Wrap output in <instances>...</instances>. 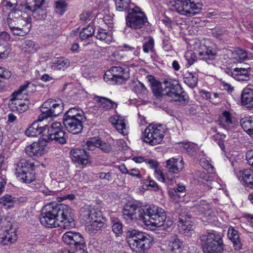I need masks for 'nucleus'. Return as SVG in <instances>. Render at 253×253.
<instances>
[{"label":"nucleus","instance_id":"nucleus-3","mask_svg":"<svg viewBox=\"0 0 253 253\" xmlns=\"http://www.w3.org/2000/svg\"><path fill=\"white\" fill-rule=\"evenodd\" d=\"M202 6L200 0H173L169 3V7L172 10L188 17L198 13Z\"/></svg>","mask_w":253,"mask_h":253},{"label":"nucleus","instance_id":"nucleus-19","mask_svg":"<svg viewBox=\"0 0 253 253\" xmlns=\"http://www.w3.org/2000/svg\"><path fill=\"white\" fill-rule=\"evenodd\" d=\"M38 119L37 121L34 122L26 131V134L28 136H36L38 135L45 134L46 127L47 126L46 125H43L42 121Z\"/></svg>","mask_w":253,"mask_h":253},{"label":"nucleus","instance_id":"nucleus-45","mask_svg":"<svg viewBox=\"0 0 253 253\" xmlns=\"http://www.w3.org/2000/svg\"><path fill=\"white\" fill-rule=\"evenodd\" d=\"M94 32L93 27L90 25H88L87 27L82 28V31L80 32V38L82 40H85L91 37Z\"/></svg>","mask_w":253,"mask_h":253},{"label":"nucleus","instance_id":"nucleus-59","mask_svg":"<svg viewBox=\"0 0 253 253\" xmlns=\"http://www.w3.org/2000/svg\"><path fill=\"white\" fill-rule=\"evenodd\" d=\"M177 225L179 232L181 233L187 232L188 231L193 230V228H192V226H189L188 225L185 224V223L181 222L179 220L178 222Z\"/></svg>","mask_w":253,"mask_h":253},{"label":"nucleus","instance_id":"nucleus-54","mask_svg":"<svg viewBox=\"0 0 253 253\" xmlns=\"http://www.w3.org/2000/svg\"><path fill=\"white\" fill-rule=\"evenodd\" d=\"M196 208L200 214H204L206 211H208L211 209L209 205L205 201H201L199 204L196 205Z\"/></svg>","mask_w":253,"mask_h":253},{"label":"nucleus","instance_id":"nucleus-13","mask_svg":"<svg viewBox=\"0 0 253 253\" xmlns=\"http://www.w3.org/2000/svg\"><path fill=\"white\" fill-rule=\"evenodd\" d=\"M62 241L71 248L77 250L83 249L85 246V243L83 235L78 232L68 231L62 236Z\"/></svg>","mask_w":253,"mask_h":253},{"label":"nucleus","instance_id":"nucleus-1","mask_svg":"<svg viewBox=\"0 0 253 253\" xmlns=\"http://www.w3.org/2000/svg\"><path fill=\"white\" fill-rule=\"evenodd\" d=\"M72 209L67 205L49 204L42 209L40 216L41 224L47 228L60 226L69 229L75 226Z\"/></svg>","mask_w":253,"mask_h":253},{"label":"nucleus","instance_id":"nucleus-24","mask_svg":"<svg viewBox=\"0 0 253 253\" xmlns=\"http://www.w3.org/2000/svg\"><path fill=\"white\" fill-rule=\"evenodd\" d=\"M86 230L90 234H94L100 231L104 225L103 217L93 221L84 222Z\"/></svg>","mask_w":253,"mask_h":253},{"label":"nucleus","instance_id":"nucleus-16","mask_svg":"<svg viewBox=\"0 0 253 253\" xmlns=\"http://www.w3.org/2000/svg\"><path fill=\"white\" fill-rule=\"evenodd\" d=\"M81 215L85 222L91 221L103 217L100 210L94 209L89 205H85L81 209Z\"/></svg>","mask_w":253,"mask_h":253},{"label":"nucleus","instance_id":"nucleus-42","mask_svg":"<svg viewBox=\"0 0 253 253\" xmlns=\"http://www.w3.org/2000/svg\"><path fill=\"white\" fill-rule=\"evenodd\" d=\"M227 236L234 245H239L240 244V240L238 231L233 227H230L229 228Z\"/></svg>","mask_w":253,"mask_h":253},{"label":"nucleus","instance_id":"nucleus-33","mask_svg":"<svg viewBox=\"0 0 253 253\" xmlns=\"http://www.w3.org/2000/svg\"><path fill=\"white\" fill-rule=\"evenodd\" d=\"M218 124L222 128L228 130L233 124V121L230 113L226 111L223 112L217 121Z\"/></svg>","mask_w":253,"mask_h":253},{"label":"nucleus","instance_id":"nucleus-4","mask_svg":"<svg viewBox=\"0 0 253 253\" xmlns=\"http://www.w3.org/2000/svg\"><path fill=\"white\" fill-rule=\"evenodd\" d=\"M143 209L144 214L143 215L142 222L146 225H152L156 227L165 225L167 219L165 211L157 206L151 205Z\"/></svg>","mask_w":253,"mask_h":253},{"label":"nucleus","instance_id":"nucleus-48","mask_svg":"<svg viewBox=\"0 0 253 253\" xmlns=\"http://www.w3.org/2000/svg\"><path fill=\"white\" fill-rule=\"evenodd\" d=\"M24 5H21V9L19 10L18 8H16L14 9H12L9 13L7 17H10L11 18H14L17 21L20 19H26V17H24L22 16V10L25 9L24 7Z\"/></svg>","mask_w":253,"mask_h":253},{"label":"nucleus","instance_id":"nucleus-41","mask_svg":"<svg viewBox=\"0 0 253 253\" xmlns=\"http://www.w3.org/2000/svg\"><path fill=\"white\" fill-rule=\"evenodd\" d=\"M44 2V0H29L24 6L25 9L28 10L42 8Z\"/></svg>","mask_w":253,"mask_h":253},{"label":"nucleus","instance_id":"nucleus-11","mask_svg":"<svg viewBox=\"0 0 253 253\" xmlns=\"http://www.w3.org/2000/svg\"><path fill=\"white\" fill-rule=\"evenodd\" d=\"M65 132L63 130L62 125L59 122L52 123L46 130L45 134L41 136V139L45 142L55 140L60 144L66 143V139L64 136Z\"/></svg>","mask_w":253,"mask_h":253},{"label":"nucleus","instance_id":"nucleus-20","mask_svg":"<svg viewBox=\"0 0 253 253\" xmlns=\"http://www.w3.org/2000/svg\"><path fill=\"white\" fill-rule=\"evenodd\" d=\"M184 168V162L180 157L171 158L166 161V168L171 173H178Z\"/></svg>","mask_w":253,"mask_h":253},{"label":"nucleus","instance_id":"nucleus-56","mask_svg":"<svg viewBox=\"0 0 253 253\" xmlns=\"http://www.w3.org/2000/svg\"><path fill=\"white\" fill-rule=\"evenodd\" d=\"M99 139L96 137L92 138L90 140H88L85 144V148L90 150H94L95 148H98L99 144Z\"/></svg>","mask_w":253,"mask_h":253},{"label":"nucleus","instance_id":"nucleus-2","mask_svg":"<svg viewBox=\"0 0 253 253\" xmlns=\"http://www.w3.org/2000/svg\"><path fill=\"white\" fill-rule=\"evenodd\" d=\"M31 85L33 84L30 83L23 84L12 94L8 104L12 111L22 113L28 109L30 101L27 92Z\"/></svg>","mask_w":253,"mask_h":253},{"label":"nucleus","instance_id":"nucleus-36","mask_svg":"<svg viewBox=\"0 0 253 253\" xmlns=\"http://www.w3.org/2000/svg\"><path fill=\"white\" fill-rule=\"evenodd\" d=\"M85 119L82 111L79 110V108H71L69 109L64 115L63 119Z\"/></svg>","mask_w":253,"mask_h":253},{"label":"nucleus","instance_id":"nucleus-43","mask_svg":"<svg viewBox=\"0 0 253 253\" xmlns=\"http://www.w3.org/2000/svg\"><path fill=\"white\" fill-rule=\"evenodd\" d=\"M190 219L191 216L188 212L185 210H181L179 214L178 220L189 226H192V228H193L192 222Z\"/></svg>","mask_w":253,"mask_h":253},{"label":"nucleus","instance_id":"nucleus-26","mask_svg":"<svg viewBox=\"0 0 253 253\" xmlns=\"http://www.w3.org/2000/svg\"><path fill=\"white\" fill-rule=\"evenodd\" d=\"M26 19V24H19L14 28L10 29V32L13 35L19 36H24L30 31L31 27V18L28 16Z\"/></svg>","mask_w":253,"mask_h":253},{"label":"nucleus","instance_id":"nucleus-44","mask_svg":"<svg viewBox=\"0 0 253 253\" xmlns=\"http://www.w3.org/2000/svg\"><path fill=\"white\" fill-rule=\"evenodd\" d=\"M15 201V199L8 195L0 198V204L5 207V209L13 207Z\"/></svg>","mask_w":253,"mask_h":253},{"label":"nucleus","instance_id":"nucleus-29","mask_svg":"<svg viewBox=\"0 0 253 253\" xmlns=\"http://www.w3.org/2000/svg\"><path fill=\"white\" fill-rule=\"evenodd\" d=\"M110 120L120 133L125 134L126 133V123L122 117L118 115L114 116L110 118Z\"/></svg>","mask_w":253,"mask_h":253},{"label":"nucleus","instance_id":"nucleus-37","mask_svg":"<svg viewBox=\"0 0 253 253\" xmlns=\"http://www.w3.org/2000/svg\"><path fill=\"white\" fill-rule=\"evenodd\" d=\"M199 55L201 57V59L205 60L207 63H210V61L213 60L216 57L215 51L210 47H206V50L199 52Z\"/></svg>","mask_w":253,"mask_h":253},{"label":"nucleus","instance_id":"nucleus-40","mask_svg":"<svg viewBox=\"0 0 253 253\" xmlns=\"http://www.w3.org/2000/svg\"><path fill=\"white\" fill-rule=\"evenodd\" d=\"M96 37L97 39L104 41L108 44L110 43L113 40L111 34L108 33L105 30L102 29L98 30Z\"/></svg>","mask_w":253,"mask_h":253},{"label":"nucleus","instance_id":"nucleus-12","mask_svg":"<svg viewBox=\"0 0 253 253\" xmlns=\"http://www.w3.org/2000/svg\"><path fill=\"white\" fill-rule=\"evenodd\" d=\"M63 110V104L61 101L48 100L42 104L39 119L43 120L49 117H56L62 112Z\"/></svg>","mask_w":253,"mask_h":253},{"label":"nucleus","instance_id":"nucleus-34","mask_svg":"<svg viewBox=\"0 0 253 253\" xmlns=\"http://www.w3.org/2000/svg\"><path fill=\"white\" fill-rule=\"evenodd\" d=\"M241 100L247 107H253V90L250 88H245L242 93Z\"/></svg>","mask_w":253,"mask_h":253},{"label":"nucleus","instance_id":"nucleus-14","mask_svg":"<svg viewBox=\"0 0 253 253\" xmlns=\"http://www.w3.org/2000/svg\"><path fill=\"white\" fill-rule=\"evenodd\" d=\"M123 216L126 220L140 221L142 222L143 215L144 214L143 209L138 207L133 204H127L124 207Z\"/></svg>","mask_w":253,"mask_h":253},{"label":"nucleus","instance_id":"nucleus-5","mask_svg":"<svg viewBox=\"0 0 253 253\" xmlns=\"http://www.w3.org/2000/svg\"><path fill=\"white\" fill-rule=\"evenodd\" d=\"M166 132L165 126L161 124H149L142 133L143 142L151 146L162 143Z\"/></svg>","mask_w":253,"mask_h":253},{"label":"nucleus","instance_id":"nucleus-9","mask_svg":"<svg viewBox=\"0 0 253 253\" xmlns=\"http://www.w3.org/2000/svg\"><path fill=\"white\" fill-rule=\"evenodd\" d=\"M33 167V164L30 163L28 160L21 159L14 165L15 174L21 181L30 183L35 178V171Z\"/></svg>","mask_w":253,"mask_h":253},{"label":"nucleus","instance_id":"nucleus-27","mask_svg":"<svg viewBox=\"0 0 253 253\" xmlns=\"http://www.w3.org/2000/svg\"><path fill=\"white\" fill-rule=\"evenodd\" d=\"M182 246V242L177 237H174L169 241L166 251L169 253H181Z\"/></svg>","mask_w":253,"mask_h":253},{"label":"nucleus","instance_id":"nucleus-57","mask_svg":"<svg viewBox=\"0 0 253 253\" xmlns=\"http://www.w3.org/2000/svg\"><path fill=\"white\" fill-rule=\"evenodd\" d=\"M204 216L206 218L205 221L208 222H212L216 219L215 215L211 209L205 213Z\"/></svg>","mask_w":253,"mask_h":253},{"label":"nucleus","instance_id":"nucleus-50","mask_svg":"<svg viewBox=\"0 0 253 253\" xmlns=\"http://www.w3.org/2000/svg\"><path fill=\"white\" fill-rule=\"evenodd\" d=\"M233 58L241 62L247 58V52L243 49L238 48L232 53Z\"/></svg>","mask_w":253,"mask_h":253},{"label":"nucleus","instance_id":"nucleus-39","mask_svg":"<svg viewBox=\"0 0 253 253\" xmlns=\"http://www.w3.org/2000/svg\"><path fill=\"white\" fill-rule=\"evenodd\" d=\"M183 80L184 82L190 87L195 86L198 82V78L196 74L189 72L185 74Z\"/></svg>","mask_w":253,"mask_h":253},{"label":"nucleus","instance_id":"nucleus-22","mask_svg":"<svg viewBox=\"0 0 253 253\" xmlns=\"http://www.w3.org/2000/svg\"><path fill=\"white\" fill-rule=\"evenodd\" d=\"M237 176L241 181H243L250 188H253V170L251 169L240 170L236 172Z\"/></svg>","mask_w":253,"mask_h":253},{"label":"nucleus","instance_id":"nucleus-17","mask_svg":"<svg viewBox=\"0 0 253 253\" xmlns=\"http://www.w3.org/2000/svg\"><path fill=\"white\" fill-rule=\"evenodd\" d=\"M84 120L79 118L63 119L67 130L73 134H78L82 131L83 128V123Z\"/></svg>","mask_w":253,"mask_h":253},{"label":"nucleus","instance_id":"nucleus-51","mask_svg":"<svg viewBox=\"0 0 253 253\" xmlns=\"http://www.w3.org/2000/svg\"><path fill=\"white\" fill-rule=\"evenodd\" d=\"M6 20L9 29L12 28H14L17 26H19V24L24 25L26 24V19H20L18 20V21H17V20L14 18H11L10 17H7Z\"/></svg>","mask_w":253,"mask_h":253},{"label":"nucleus","instance_id":"nucleus-21","mask_svg":"<svg viewBox=\"0 0 253 253\" xmlns=\"http://www.w3.org/2000/svg\"><path fill=\"white\" fill-rule=\"evenodd\" d=\"M45 151L44 146L41 144L40 141L34 142L25 148L26 154L31 157L41 156L44 154Z\"/></svg>","mask_w":253,"mask_h":253},{"label":"nucleus","instance_id":"nucleus-18","mask_svg":"<svg viewBox=\"0 0 253 253\" xmlns=\"http://www.w3.org/2000/svg\"><path fill=\"white\" fill-rule=\"evenodd\" d=\"M70 156L73 161L83 166H85L88 162V155L83 149H74L71 150Z\"/></svg>","mask_w":253,"mask_h":253},{"label":"nucleus","instance_id":"nucleus-62","mask_svg":"<svg viewBox=\"0 0 253 253\" xmlns=\"http://www.w3.org/2000/svg\"><path fill=\"white\" fill-rule=\"evenodd\" d=\"M169 41V39L168 37H166L163 40V48L166 51L171 50L172 48V46Z\"/></svg>","mask_w":253,"mask_h":253},{"label":"nucleus","instance_id":"nucleus-25","mask_svg":"<svg viewBox=\"0 0 253 253\" xmlns=\"http://www.w3.org/2000/svg\"><path fill=\"white\" fill-rule=\"evenodd\" d=\"M249 69V68H235L233 71H229L231 73V76L235 80L239 81H247L250 78Z\"/></svg>","mask_w":253,"mask_h":253},{"label":"nucleus","instance_id":"nucleus-58","mask_svg":"<svg viewBox=\"0 0 253 253\" xmlns=\"http://www.w3.org/2000/svg\"><path fill=\"white\" fill-rule=\"evenodd\" d=\"M98 148H100V150L105 153H108L112 150V147L109 144L101 142L100 139L99 140Z\"/></svg>","mask_w":253,"mask_h":253},{"label":"nucleus","instance_id":"nucleus-10","mask_svg":"<svg viewBox=\"0 0 253 253\" xmlns=\"http://www.w3.org/2000/svg\"><path fill=\"white\" fill-rule=\"evenodd\" d=\"M126 25L133 29H140L146 26L147 18L138 7L129 9L126 18Z\"/></svg>","mask_w":253,"mask_h":253},{"label":"nucleus","instance_id":"nucleus-32","mask_svg":"<svg viewBox=\"0 0 253 253\" xmlns=\"http://www.w3.org/2000/svg\"><path fill=\"white\" fill-rule=\"evenodd\" d=\"M20 47L23 52L28 54H32L37 51L39 45L31 40L25 39L22 42Z\"/></svg>","mask_w":253,"mask_h":253},{"label":"nucleus","instance_id":"nucleus-53","mask_svg":"<svg viewBox=\"0 0 253 253\" xmlns=\"http://www.w3.org/2000/svg\"><path fill=\"white\" fill-rule=\"evenodd\" d=\"M55 10L56 12L62 15L65 11L67 4L65 0H58L55 2Z\"/></svg>","mask_w":253,"mask_h":253},{"label":"nucleus","instance_id":"nucleus-8","mask_svg":"<svg viewBox=\"0 0 253 253\" xmlns=\"http://www.w3.org/2000/svg\"><path fill=\"white\" fill-rule=\"evenodd\" d=\"M165 89L163 94L171 98V100L178 101L181 104H184L188 101V97L183 91L177 81L169 80L164 82Z\"/></svg>","mask_w":253,"mask_h":253},{"label":"nucleus","instance_id":"nucleus-31","mask_svg":"<svg viewBox=\"0 0 253 253\" xmlns=\"http://www.w3.org/2000/svg\"><path fill=\"white\" fill-rule=\"evenodd\" d=\"M196 176L200 184L207 186L210 188H212L213 183H215V182L212 180V178L204 170L197 172Z\"/></svg>","mask_w":253,"mask_h":253},{"label":"nucleus","instance_id":"nucleus-49","mask_svg":"<svg viewBox=\"0 0 253 253\" xmlns=\"http://www.w3.org/2000/svg\"><path fill=\"white\" fill-rule=\"evenodd\" d=\"M112 230L117 235L122 234L123 233V225L117 218H113Z\"/></svg>","mask_w":253,"mask_h":253},{"label":"nucleus","instance_id":"nucleus-46","mask_svg":"<svg viewBox=\"0 0 253 253\" xmlns=\"http://www.w3.org/2000/svg\"><path fill=\"white\" fill-rule=\"evenodd\" d=\"M143 50L146 53L154 51V40L153 37H149L148 40L143 43Z\"/></svg>","mask_w":253,"mask_h":253},{"label":"nucleus","instance_id":"nucleus-52","mask_svg":"<svg viewBox=\"0 0 253 253\" xmlns=\"http://www.w3.org/2000/svg\"><path fill=\"white\" fill-rule=\"evenodd\" d=\"M130 2V0H116V9L119 11L126 10Z\"/></svg>","mask_w":253,"mask_h":253},{"label":"nucleus","instance_id":"nucleus-55","mask_svg":"<svg viewBox=\"0 0 253 253\" xmlns=\"http://www.w3.org/2000/svg\"><path fill=\"white\" fill-rule=\"evenodd\" d=\"M29 10L32 12L33 16L37 20L42 19L45 17L46 13L42 8Z\"/></svg>","mask_w":253,"mask_h":253},{"label":"nucleus","instance_id":"nucleus-60","mask_svg":"<svg viewBox=\"0 0 253 253\" xmlns=\"http://www.w3.org/2000/svg\"><path fill=\"white\" fill-rule=\"evenodd\" d=\"M154 175L155 178L163 182H165L166 179L162 171L158 169H156L154 171Z\"/></svg>","mask_w":253,"mask_h":253},{"label":"nucleus","instance_id":"nucleus-6","mask_svg":"<svg viewBox=\"0 0 253 253\" xmlns=\"http://www.w3.org/2000/svg\"><path fill=\"white\" fill-rule=\"evenodd\" d=\"M200 239L204 253H220L223 251L222 236L215 231L207 232Z\"/></svg>","mask_w":253,"mask_h":253},{"label":"nucleus","instance_id":"nucleus-47","mask_svg":"<svg viewBox=\"0 0 253 253\" xmlns=\"http://www.w3.org/2000/svg\"><path fill=\"white\" fill-rule=\"evenodd\" d=\"M132 89L138 95H145L147 93V88L144 85L140 82L134 83Z\"/></svg>","mask_w":253,"mask_h":253},{"label":"nucleus","instance_id":"nucleus-28","mask_svg":"<svg viewBox=\"0 0 253 253\" xmlns=\"http://www.w3.org/2000/svg\"><path fill=\"white\" fill-rule=\"evenodd\" d=\"M94 100L98 106L103 111H107L116 107L117 104L111 100L104 97L96 96Z\"/></svg>","mask_w":253,"mask_h":253},{"label":"nucleus","instance_id":"nucleus-23","mask_svg":"<svg viewBox=\"0 0 253 253\" xmlns=\"http://www.w3.org/2000/svg\"><path fill=\"white\" fill-rule=\"evenodd\" d=\"M8 225L10 228L5 230L6 234L0 237V244L3 246L11 244L16 241L17 239L15 229L11 228V224L10 223Z\"/></svg>","mask_w":253,"mask_h":253},{"label":"nucleus","instance_id":"nucleus-35","mask_svg":"<svg viewBox=\"0 0 253 253\" xmlns=\"http://www.w3.org/2000/svg\"><path fill=\"white\" fill-rule=\"evenodd\" d=\"M52 67L59 70H64L70 64L68 59L63 57H59L53 58L51 62Z\"/></svg>","mask_w":253,"mask_h":253},{"label":"nucleus","instance_id":"nucleus-7","mask_svg":"<svg viewBox=\"0 0 253 253\" xmlns=\"http://www.w3.org/2000/svg\"><path fill=\"white\" fill-rule=\"evenodd\" d=\"M126 238L129 246L136 252H143L149 248L151 245L150 236L138 230L128 231Z\"/></svg>","mask_w":253,"mask_h":253},{"label":"nucleus","instance_id":"nucleus-63","mask_svg":"<svg viewBox=\"0 0 253 253\" xmlns=\"http://www.w3.org/2000/svg\"><path fill=\"white\" fill-rule=\"evenodd\" d=\"M99 177L101 179L109 182L111 180L112 176L110 172H100Z\"/></svg>","mask_w":253,"mask_h":253},{"label":"nucleus","instance_id":"nucleus-15","mask_svg":"<svg viewBox=\"0 0 253 253\" xmlns=\"http://www.w3.org/2000/svg\"><path fill=\"white\" fill-rule=\"evenodd\" d=\"M125 76L124 71L121 67H113L111 71L106 72L104 75V79L106 82L112 81L115 84H122L127 79Z\"/></svg>","mask_w":253,"mask_h":253},{"label":"nucleus","instance_id":"nucleus-38","mask_svg":"<svg viewBox=\"0 0 253 253\" xmlns=\"http://www.w3.org/2000/svg\"><path fill=\"white\" fill-rule=\"evenodd\" d=\"M241 126L244 130L249 134H253V118H245L241 119Z\"/></svg>","mask_w":253,"mask_h":253},{"label":"nucleus","instance_id":"nucleus-30","mask_svg":"<svg viewBox=\"0 0 253 253\" xmlns=\"http://www.w3.org/2000/svg\"><path fill=\"white\" fill-rule=\"evenodd\" d=\"M146 79L149 82L152 91L155 96L159 97L164 95L160 82L156 80L152 75L147 76Z\"/></svg>","mask_w":253,"mask_h":253},{"label":"nucleus","instance_id":"nucleus-61","mask_svg":"<svg viewBox=\"0 0 253 253\" xmlns=\"http://www.w3.org/2000/svg\"><path fill=\"white\" fill-rule=\"evenodd\" d=\"M248 164L253 168V150L248 151L246 155Z\"/></svg>","mask_w":253,"mask_h":253},{"label":"nucleus","instance_id":"nucleus-64","mask_svg":"<svg viewBox=\"0 0 253 253\" xmlns=\"http://www.w3.org/2000/svg\"><path fill=\"white\" fill-rule=\"evenodd\" d=\"M212 137L215 140H219V141L222 142L223 140H225L227 138V136L225 134L220 132H217L216 134L213 135Z\"/></svg>","mask_w":253,"mask_h":253}]
</instances>
